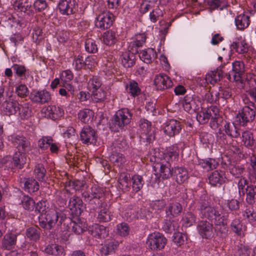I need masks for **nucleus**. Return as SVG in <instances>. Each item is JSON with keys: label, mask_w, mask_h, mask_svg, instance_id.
<instances>
[{"label": "nucleus", "mask_w": 256, "mask_h": 256, "mask_svg": "<svg viewBox=\"0 0 256 256\" xmlns=\"http://www.w3.org/2000/svg\"><path fill=\"white\" fill-rule=\"evenodd\" d=\"M198 210L202 218H206L216 226H222L226 231L228 214H222L218 210L210 205L206 196H202L198 201Z\"/></svg>", "instance_id": "1"}, {"label": "nucleus", "mask_w": 256, "mask_h": 256, "mask_svg": "<svg viewBox=\"0 0 256 256\" xmlns=\"http://www.w3.org/2000/svg\"><path fill=\"white\" fill-rule=\"evenodd\" d=\"M104 190L100 186H94L88 191H84L82 193V196L86 202H88L90 208L95 210L100 205V202H105L104 200Z\"/></svg>", "instance_id": "2"}, {"label": "nucleus", "mask_w": 256, "mask_h": 256, "mask_svg": "<svg viewBox=\"0 0 256 256\" xmlns=\"http://www.w3.org/2000/svg\"><path fill=\"white\" fill-rule=\"evenodd\" d=\"M256 108L255 104L250 102L249 106H244L239 110L236 118L240 126H246L248 124L254 121L256 118Z\"/></svg>", "instance_id": "3"}, {"label": "nucleus", "mask_w": 256, "mask_h": 256, "mask_svg": "<svg viewBox=\"0 0 256 256\" xmlns=\"http://www.w3.org/2000/svg\"><path fill=\"white\" fill-rule=\"evenodd\" d=\"M132 117V114L128 108H124L118 110L114 114L110 128L114 132L118 131L119 128H122L130 122Z\"/></svg>", "instance_id": "4"}, {"label": "nucleus", "mask_w": 256, "mask_h": 256, "mask_svg": "<svg viewBox=\"0 0 256 256\" xmlns=\"http://www.w3.org/2000/svg\"><path fill=\"white\" fill-rule=\"evenodd\" d=\"M226 67L228 78L230 80L241 82L242 78L245 72L244 62L241 60H236L232 64L230 63Z\"/></svg>", "instance_id": "5"}, {"label": "nucleus", "mask_w": 256, "mask_h": 256, "mask_svg": "<svg viewBox=\"0 0 256 256\" xmlns=\"http://www.w3.org/2000/svg\"><path fill=\"white\" fill-rule=\"evenodd\" d=\"M58 212L54 208L47 210L39 218L40 226L46 230H50L55 226L58 220Z\"/></svg>", "instance_id": "6"}, {"label": "nucleus", "mask_w": 256, "mask_h": 256, "mask_svg": "<svg viewBox=\"0 0 256 256\" xmlns=\"http://www.w3.org/2000/svg\"><path fill=\"white\" fill-rule=\"evenodd\" d=\"M166 239L160 232H154L148 235L146 244L153 250H160L164 248L166 244Z\"/></svg>", "instance_id": "7"}, {"label": "nucleus", "mask_w": 256, "mask_h": 256, "mask_svg": "<svg viewBox=\"0 0 256 256\" xmlns=\"http://www.w3.org/2000/svg\"><path fill=\"white\" fill-rule=\"evenodd\" d=\"M202 102L200 98L193 94H186L182 100L184 110L188 112H196L201 108Z\"/></svg>", "instance_id": "8"}, {"label": "nucleus", "mask_w": 256, "mask_h": 256, "mask_svg": "<svg viewBox=\"0 0 256 256\" xmlns=\"http://www.w3.org/2000/svg\"><path fill=\"white\" fill-rule=\"evenodd\" d=\"M114 20V15L108 11H104L100 13L96 18L95 25L101 30L110 28Z\"/></svg>", "instance_id": "9"}, {"label": "nucleus", "mask_w": 256, "mask_h": 256, "mask_svg": "<svg viewBox=\"0 0 256 256\" xmlns=\"http://www.w3.org/2000/svg\"><path fill=\"white\" fill-rule=\"evenodd\" d=\"M80 135V140L84 144H96L97 141L96 131L89 126H84Z\"/></svg>", "instance_id": "10"}, {"label": "nucleus", "mask_w": 256, "mask_h": 256, "mask_svg": "<svg viewBox=\"0 0 256 256\" xmlns=\"http://www.w3.org/2000/svg\"><path fill=\"white\" fill-rule=\"evenodd\" d=\"M30 98L34 103L42 104L48 102L51 99L50 92L46 90H33Z\"/></svg>", "instance_id": "11"}, {"label": "nucleus", "mask_w": 256, "mask_h": 256, "mask_svg": "<svg viewBox=\"0 0 256 256\" xmlns=\"http://www.w3.org/2000/svg\"><path fill=\"white\" fill-rule=\"evenodd\" d=\"M18 149V152L26 153L30 149V143L25 137L22 136H12L9 139Z\"/></svg>", "instance_id": "12"}, {"label": "nucleus", "mask_w": 256, "mask_h": 256, "mask_svg": "<svg viewBox=\"0 0 256 256\" xmlns=\"http://www.w3.org/2000/svg\"><path fill=\"white\" fill-rule=\"evenodd\" d=\"M58 8L62 14L70 15L77 10L78 4L75 0H60Z\"/></svg>", "instance_id": "13"}, {"label": "nucleus", "mask_w": 256, "mask_h": 256, "mask_svg": "<svg viewBox=\"0 0 256 256\" xmlns=\"http://www.w3.org/2000/svg\"><path fill=\"white\" fill-rule=\"evenodd\" d=\"M154 84L156 89L160 90L168 89L173 86V82L170 78L163 73L156 76Z\"/></svg>", "instance_id": "14"}, {"label": "nucleus", "mask_w": 256, "mask_h": 256, "mask_svg": "<svg viewBox=\"0 0 256 256\" xmlns=\"http://www.w3.org/2000/svg\"><path fill=\"white\" fill-rule=\"evenodd\" d=\"M164 124V132L170 137L178 134L182 129L180 122L174 119L166 121Z\"/></svg>", "instance_id": "15"}, {"label": "nucleus", "mask_w": 256, "mask_h": 256, "mask_svg": "<svg viewBox=\"0 0 256 256\" xmlns=\"http://www.w3.org/2000/svg\"><path fill=\"white\" fill-rule=\"evenodd\" d=\"M197 230L203 238L208 239L212 236L213 225L207 220L200 221L197 226Z\"/></svg>", "instance_id": "16"}, {"label": "nucleus", "mask_w": 256, "mask_h": 256, "mask_svg": "<svg viewBox=\"0 0 256 256\" xmlns=\"http://www.w3.org/2000/svg\"><path fill=\"white\" fill-rule=\"evenodd\" d=\"M230 64H226L222 66L220 68H217L216 70L211 71L206 76V80L207 82L211 84H214L218 81H220L222 76L223 74L227 75L226 67Z\"/></svg>", "instance_id": "17"}, {"label": "nucleus", "mask_w": 256, "mask_h": 256, "mask_svg": "<svg viewBox=\"0 0 256 256\" xmlns=\"http://www.w3.org/2000/svg\"><path fill=\"white\" fill-rule=\"evenodd\" d=\"M12 68L16 76L22 80L26 81L28 79L33 78L31 72L24 65L14 64L12 66Z\"/></svg>", "instance_id": "18"}, {"label": "nucleus", "mask_w": 256, "mask_h": 256, "mask_svg": "<svg viewBox=\"0 0 256 256\" xmlns=\"http://www.w3.org/2000/svg\"><path fill=\"white\" fill-rule=\"evenodd\" d=\"M100 204L97 206L98 208L95 210L98 212L97 219L100 222H108L112 219L110 212L108 208L106 202H100Z\"/></svg>", "instance_id": "19"}, {"label": "nucleus", "mask_w": 256, "mask_h": 256, "mask_svg": "<svg viewBox=\"0 0 256 256\" xmlns=\"http://www.w3.org/2000/svg\"><path fill=\"white\" fill-rule=\"evenodd\" d=\"M200 109L198 110L196 114V120L200 124H204L208 122L210 120V111H213L216 114L218 112V107L216 106H211L206 108H204L202 106Z\"/></svg>", "instance_id": "20"}, {"label": "nucleus", "mask_w": 256, "mask_h": 256, "mask_svg": "<svg viewBox=\"0 0 256 256\" xmlns=\"http://www.w3.org/2000/svg\"><path fill=\"white\" fill-rule=\"evenodd\" d=\"M68 207L76 216L80 215L84 208V206L82 199L76 196L70 199Z\"/></svg>", "instance_id": "21"}, {"label": "nucleus", "mask_w": 256, "mask_h": 256, "mask_svg": "<svg viewBox=\"0 0 256 256\" xmlns=\"http://www.w3.org/2000/svg\"><path fill=\"white\" fill-rule=\"evenodd\" d=\"M146 36L145 34H138L135 35L130 42L129 48L133 52L138 53V49L142 46L146 40Z\"/></svg>", "instance_id": "22"}, {"label": "nucleus", "mask_w": 256, "mask_h": 256, "mask_svg": "<svg viewBox=\"0 0 256 256\" xmlns=\"http://www.w3.org/2000/svg\"><path fill=\"white\" fill-rule=\"evenodd\" d=\"M17 235L12 232L6 234L2 242V248L5 250H11L14 248L16 244Z\"/></svg>", "instance_id": "23"}, {"label": "nucleus", "mask_w": 256, "mask_h": 256, "mask_svg": "<svg viewBox=\"0 0 256 256\" xmlns=\"http://www.w3.org/2000/svg\"><path fill=\"white\" fill-rule=\"evenodd\" d=\"M44 112L48 118L56 120L64 116V110L58 106L51 105L46 108Z\"/></svg>", "instance_id": "24"}, {"label": "nucleus", "mask_w": 256, "mask_h": 256, "mask_svg": "<svg viewBox=\"0 0 256 256\" xmlns=\"http://www.w3.org/2000/svg\"><path fill=\"white\" fill-rule=\"evenodd\" d=\"M130 50L122 54L120 57L121 63L126 68H131L135 64V52H130Z\"/></svg>", "instance_id": "25"}, {"label": "nucleus", "mask_w": 256, "mask_h": 256, "mask_svg": "<svg viewBox=\"0 0 256 256\" xmlns=\"http://www.w3.org/2000/svg\"><path fill=\"white\" fill-rule=\"evenodd\" d=\"M171 166L169 162H164L157 164L154 168L158 170L159 176L162 179H168L172 175L170 168Z\"/></svg>", "instance_id": "26"}, {"label": "nucleus", "mask_w": 256, "mask_h": 256, "mask_svg": "<svg viewBox=\"0 0 256 256\" xmlns=\"http://www.w3.org/2000/svg\"><path fill=\"white\" fill-rule=\"evenodd\" d=\"M182 207L179 202L170 203L166 210V218H173L176 217L182 212Z\"/></svg>", "instance_id": "27"}, {"label": "nucleus", "mask_w": 256, "mask_h": 256, "mask_svg": "<svg viewBox=\"0 0 256 256\" xmlns=\"http://www.w3.org/2000/svg\"><path fill=\"white\" fill-rule=\"evenodd\" d=\"M223 131L227 136L232 138H238L240 136L239 128L234 122H225L223 126Z\"/></svg>", "instance_id": "28"}, {"label": "nucleus", "mask_w": 256, "mask_h": 256, "mask_svg": "<svg viewBox=\"0 0 256 256\" xmlns=\"http://www.w3.org/2000/svg\"><path fill=\"white\" fill-rule=\"evenodd\" d=\"M174 176L176 182L182 184L186 182L188 178V170L183 167H176L174 170Z\"/></svg>", "instance_id": "29"}, {"label": "nucleus", "mask_w": 256, "mask_h": 256, "mask_svg": "<svg viewBox=\"0 0 256 256\" xmlns=\"http://www.w3.org/2000/svg\"><path fill=\"white\" fill-rule=\"evenodd\" d=\"M226 177L222 171L215 170L208 176L210 184L213 186L221 185L225 182Z\"/></svg>", "instance_id": "30"}, {"label": "nucleus", "mask_w": 256, "mask_h": 256, "mask_svg": "<svg viewBox=\"0 0 256 256\" xmlns=\"http://www.w3.org/2000/svg\"><path fill=\"white\" fill-rule=\"evenodd\" d=\"M125 90L127 93L134 98L141 94V89L138 83L134 80H130L126 84Z\"/></svg>", "instance_id": "31"}, {"label": "nucleus", "mask_w": 256, "mask_h": 256, "mask_svg": "<svg viewBox=\"0 0 256 256\" xmlns=\"http://www.w3.org/2000/svg\"><path fill=\"white\" fill-rule=\"evenodd\" d=\"M179 156V148L177 144H175L166 148L164 154V158L166 162H172L178 160Z\"/></svg>", "instance_id": "32"}, {"label": "nucleus", "mask_w": 256, "mask_h": 256, "mask_svg": "<svg viewBox=\"0 0 256 256\" xmlns=\"http://www.w3.org/2000/svg\"><path fill=\"white\" fill-rule=\"evenodd\" d=\"M20 104L16 100H6L3 105V110L6 115L15 114L18 111Z\"/></svg>", "instance_id": "33"}, {"label": "nucleus", "mask_w": 256, "mask_h": 256, "mask_svg": "<svg viewBox=\"0 0 256 256\" xmlns=\"http://www.w3.org/2000/svg\"><path fill=\"white\" fill-rule=\"evenodd\" d=\"M242 142L246 147L252 148L255 144L253 133L250 130H245L242 132Z\"/></svg>", "instance_id": "34"}, {"label": "nucleus", "mask_w": 256, "mask_h": 256, "mask_svg": "<svg viewBox=\"0 0 256 256\" xmlns=\"http://www.w3.org/2000/svg\"><path fill=\"white\" fill-rule=\"evenodd\" d=\"M91 234L94 238L102 239L108 236V230L106 227L96 224L90 230Z\"/></svg>", "instance_id": "35"}, {"label": "nucleus", "mask_w": 256, "mask_h": 256, "mask_svg": "<svg viewBox=\"0 0 256 256\" xmlns=\"http://www.w3.org/2000/svg\"><path fill=\"white\" fill-rule=\"evenodd\" d=\"M40 228L37 226L27 228L26 230V236L30 240L36 242L40 238Z\"/></svg>", "instance_id": "36"}, {"label": "nucleus", "mask_w": 256, "mask_h": 256, "mask_svg": "<svg viewBox=\"0 0 256 256\" xmlns=\"http://www.w3.org/2000/svg\"><path fill=\"white\" fill-rule=\"evenodd\" d=\"M235 24L237 28L243 30L250 24V16L246 14H240L235 18Z\"/></svg>", "instance_id": "37"}, {"label": "nucleus", "mask_w": 256, "mask_h": 256, "mask_svg": "<svg viewBox=\"0 0 256 256\" xmlns=\"http://www.w3.org/2000/svg\"><path fill=\"white\" fill-rule=\"evenodd\" d=\"M38 182L33 178H28L24 180V189L30 194L33 193L39 190Z\"/></svg>", "instance_id": "38"}, {"label": "nucleus", "mask_w": 256, "mask_h": 256, "mask_svg": "<svg viewBox=\"0 0 256 256\" xmlns=\"http://www.w3.org/2000/svg\"><path fill=\"white\" fill-rule=\"evenodd\" d=\"M180 226L178 220L166 218L164 220L162 229L167 233H172L178 229Z\"/></svg>", "instance_id": "39"}, {"label": "nucleus", "mask_w": 256, "mask_h": 256, "mask_svg": "<svg viewBox=\"0 0 256 256\" xmlns=\"http://www.w3.org/2000/svg\"><path fill=\"white\" fill-rule=\"evenodd\" d=\"M140 132V136L142 138L144 136H146V139H148V136H150V134L152 130L151 122L146 119H141L139 122Z\"/></svg>", "instance_id": "40"}, {"label": "nucleus", "mask_w": 256, "mask_h": 256, "mask_svg": "<svg viewBox=\"0 0 256 256\" xmlns=\"http://www.w3.org/2000/svg\"><path fill=\"white\" fill-rule=\"evenodd\" d=\"M25 152H16L12 158V164L18 168H22L26 162V157Z\"/></svg>", "instance_id": "41"}, {"label": "nucleus", "mask_w": 256, "mask_h": 256, "mask_svg": "<svg viewBox=\"0 0 256 256\" xmlns=\"http://www.w3.org/2000/svg\"><path fill=\"white\" fill-rule=\"evenodd\" d=\"M118 34L114 30H110L104 34L103 40L104 43L108 46L114 44L118 41Z\"/></svg>", "instance_id": "42"}, {"label": "nucleus", "mask_w": 256, "mask_h": 256, "mask_svg": "<svg viewBox=\"0 0 256 256\" xmlns=\"http://www.w3.org/2000/svg\"><path fill=\"white\" fill-rule=\"evenodd\" d=\"M118 188L124 191H129L130 186V175L122 173L118 178Z\"/></svg>", "instance_id": "43"}, {"label": "nucleus", "mask_w": 256, "mask_h": 256, "mask_svg": "<svg viewBox=\"0 0 256 256\" xmlns=\"http://www.w3.org/2000/svg\"><path fill=\"white\" fill-rule=\"evenodd\" d=\"M230 227L231 230L238 236H244L245 227L242 225V221L239 218H236L231 222Z\"/></svg>", "instance_id": "44"}, {"label": "nucleus", "mask_w": 256, "mask_h": 256, "mask_svg": "<svg viewBox=\"0 0 256 256\" xmlns=\"http://www.w3.org/2000/svg\"><path fill=\"white\" fill-rule=\"evenodd\" d=\"M110 160L114 166L122 168L126 162L125 156L120 153L114 152L110 156Z\"/></svg>", "instance_id": "45"}, {"label": "nucleus", "mask_w": 256, "mask_h": 256, "mask_svg": "<svg viewBox=\"0 0 256 256\" xmlns=\"http://www.w3.org/2000/svg\"><path fill=\"white\" fill-rule=\"evenodd\" d=\"M156 54L152 48H148L146 50L140 52L139 56L140 58L146 64L151 62L152 58L156 57Z\"/></svg>", "instance_id": "46"}, {"label": "nucleus", "mask_w": 256, "mask_h": 256, "mask_svg": "<svg viewBox=\"0 0 256 256\" xmlns=\"http://www.w3.org/2000/svg\"><path fill=\"white\" fill-rule=\"evenodd\" d=\"M46 170L42 164H37L34 167V174L36 178L39 181L45 180Z\"/></svg>", "instance_id": "47"}, {"label": "nucleus", "mask_w": 256, "mask_h": 256, "mask_svg": "<svg viewBox=\"0 0 256 256\" xmlns=\"http://www.w3.org/2000/svg\"><path fill=\"white\" fill-rule=\"evenodd\" d=\"M20 204L24 210L32 211L35 208L36 202L32 198L24 195L21 198Z\"/></svg>", "instance_id": "48"}, {"label": "nucleus", "mask_w": 256, "mask_h": 256, "mask_svg": "<svg viewBox=\"0 0 256 256\" xmlns=\"http://www.w3.org/2000/svg\"><path fill=\"white\" fill-rule=\"evenodd\" d=\"M198 164L204 169L210 170L216 168L218 164L215 159L208 158L206 160H200Z\"/></svg>", "instance_id": "49"}, {"label": "nucleus", "mask_w": 256, "mask_h": 256, "mask_svg": "<svg viewBox=\"0 0 256 256\" xmlns=\"http://www.w3.org/2000/svg\"><path fill=\"white\" fill-rule=\"evenodd\" d=\"M243 215L252 224H256V206H248L244 211Z\"/></svg>", "instance_id": "50"}, {"label": "nucleus", "mask_w": 256, "mask_h": 256, "mask_svg": "<svg viewBox=\"0 0 256 256\" xmlns=\"http://www.w3.org/2000/svg\"><path fill=\"white\" fill-rule=\"evenodd\" d=\"M63 136L66 140L70 144L74 142L78 138V135L76 134V130L72 126H68L64 132Z\"/></svg>", "instance_id": "51"}, {"label": "nucleus", "mask_w": 256, "mask_h": 256, "mask_svg": "<svg viewBox=\"0 0 256 256\" xmlns=\"http://www.w3.org/2000/svg\"><path fill=\"white\" fill-rule=\"evenodd\" d=\"M19 118L20 120H27L31 116L32 110L28 104H24L18 106Z\"/></svg>", "instance_id": "52"}, {"label": "nucleus", "mask_w": 256, "mask_h": 256, "mask_svg": "<svg viewBox=\"0 0 256 256\" xmlns=\"http://www.w3.org/2000/svg\"><path fill=\"white\" fill-rule=\"evenodd\" d=\"M31 6L28 0H16L13 4V7L16 10L26 12Z\"/></svg>", "instance_id": "53"}, {"label": "nucleus", "mask_w": 256, "mask_h": 256, "mask_svg": "<svg viewBox=\"0 0 256 256\" xmlns=\"http://www.w3.org/2000/svg\"><path fill=\"white\" fill-rule=\"evenodd\" d=\"M44 252L49 254L59 256L62 254L64 248L56 244L48 245L44 249Z\"/></svg>", "instance_id": "54"}, {"label": "nucleus", "mask_w": 256, "mask_h": 256, "mask_svg": "<svg viewBox=\"0 0 256 256\" xmlns=\"http://www.w3.org/2000/svg\"><path fill=\"white\" fill-rule=\"evenodd\" d=\"M208 4L211 10H222L227 6L226 0H209L208 1Z\"/></svg>", "instance_id": "55"}, {"label": "nucleus", "mask_w": 256, "mask_h": 256, "mask_svg": "<svg viewBox=\"0 0 256 256\" xmlns=\"http://www.w3.org/2000/svg\"><path fill=\"white\" fill-rule=\"evenodd\" d=\"M92 92V100L94 102H102L106 99V92L102 88L94 90Z\"/></svg>", "instance_id": "56"}, {"label": "nucleus", "mask_w": 256, "mask_h": 256, "mask_svg": "<svg viewBox=\"0 0 256 256\" xmlns=\"http://www.w3.org/2000/svg\"><path fill=\"white\" fill-rule=\"evenodd\" d=\"M223 122V118L220 116L219 114V109L218 108V112H216L214 117L211 119L210 122V126L212 129L216 130L220 128V126L222 124Z\"/></svg>", "instance_id": "57"}, {"label": "nucleus", "mask_w": 256, "mask_h": 256, "mask_svg": "<svg viewBox=\"0 0 256 256\" xmlns=\"http://www.w3.org/2000/svg\"><path fill=\"white\" fill-rule=\"evenodd\" d=\"M132 188L134 191L136 192L142 188L144 181L142 176L134 175L132 178Z\"/></svg>", "instance_id": "58"}, {"label": "nucleus", "mask_w": 256, "mask_h": 256, "mask_svg": "<svg viewBox=\"0 0 256 256\" xmlns=\"http://www.w3.org/2000/svg\"><path fill=\"white\" fill-rule=\"evenodd\" d=\"M246 202L250 204L254 202V200L256 199V186L250 185L247 186L246 188Z\"/></svg>", "instance_id": "59"}, {"label": "nucleus", "mask_w": 256, "mask_h": 256, "mask_svg": "<svg viewBox=\"0 0 256 256\" xmlns=\"http://www.w3.org/2000/svg\"><path fill=\"white\" fill-rule=\"evenodd\" d=\"M102 84L100 78L97 76H94L89 80L88 86L90 91H92L100 88Z\"/></svg>", "instance_id": "60"}, {"label": "nucleus", "mask_w": 256, "mask_h": 256, "mask_svg": "<svg viewBox=\"0 0 256 256\" xmlns=\"http://www.w3.org/2000/svg\"><path fill=\"white\" fill-rule=\"evenodd\" d=\"M93 114V112L88 108L80 110L78 113V118L82 122H88Z\"/></svg>", "instance_id": "61"}, {"label": "nucleus", "mask_w": 256, "mask_h": 256, "mask_svg": "<svg viewBox=\"0 0 256 256\" xmlns=\"http://www.w3.org/2000/svg\"><path fill=\"white\" fill-rule=\"evenodd\" d=\"M118 246V242L115 241H110L104 244L101 249L102 252L104 255H108L113 252Z\"/></svg>", "instance_id": "62"}, {"label": "nucleus", "mask_w": 256, "mask_h": 256, "mask_svg": "<svg viewBox=\"0 0 256 256\" xmlns=\"http://www.w3.org/2000/svg\"><path fill=\"white\" fill-rule=\"evenodd\" d=\"M130 227L128 224L122 222L116 225V232L122 236H126L130 233Z\"/></svg>", "instance_id": "63"}, {"label": "nucleus", "mask_w": 256, "mask_h": 256, "mask_svg": "<svg viewBox=\"0 0 256 256\" xmlns=\"http://www.w3.org/2000/svg\"><path fill=\"white\" fill-rule=\"evenodd\" d=\"M228 170L235 178H240L244 171V168L240 164H230L228 166Z\"/></svg>", "instance_id": "64"}]
</instances>
